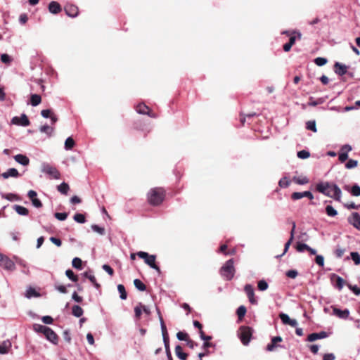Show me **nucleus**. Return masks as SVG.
Returning a JSON list of instances; mask_svg holds the SVG:
<instances>
[{"label": "nucleus", "mask_w": 360, "mask_h": 360, "mask_svg": "<svg viewBox=\"0 0 360 360\" xmlns=\"http://www.w3.org/2000/svg\"><path fill=\"white\" fill-rule=\"evenodd\" d=\"M165 191L162 188H152L148 193V200L152 205H158L163 201Z\"/></svg>", "instance_id": "nucleus-1"}, {"label": "nucleus", "mask_w": 360, "mask_h": 360, "mask_svg": "<svg viewBox=\"0 0 360 360\" xmlns=\"http://www.w3.org/2000/svg\"><path fill=\"white\" fill-rule=\"evenodd\" d=\"M316 189L326 195L330 196L335 199L338 198V186L330 185L328 183H320L316 185Z\"/></svg>", "instance_id": "nucleus-2"}, {"label": "nucleus", "mask_w": 360, "mask_h": 360, "mask_svg": "<svg viewBox=\"0 0 360 360\" xmlns=\"http://www.w3.org/2000/svg\"><path fill=\"white\" fill-rule=\"evenodd\" d=\"M220 274L227 281H231L235 274L234 261L230 259L220 269Z\"/></svg>", "instance_id": "nucleus-3"}, {"label": "nucleus", "mask_w": 360, "mask_h": 360, "mask_svg": "<svg viewBox=\"0 0 360 360\" xmlns=\"http://www.w3.org/2000/svg\"><path fill=\"white\" fill-rule=\"evenodd\" d=\"M137 256L144 259L145 263L148 264L150 268L155 269L158 273H160V269L155 264V255H149L146 252L139 251L137 252Z\"/></svg>", "instance_id": "nucleus-4"}, {"label": "nucleus", "mask_w": 360, "mask_h": 360, "mask_svg": "<svg viewBox=\"0 0 360 360\" xmlns=\"http://www.w3.org/2000/svg\"><path fill=\"white\" fill-rule=\"evenodd\" d=\"M252 335V330L248 326H242L240 328L238 336L244 345H248L250 342Z\"/></svg>", "instance_id": "nucleus-5"}, {"label": "nucleus", "mask_w": 360, "mask_h": 360, "mask_svg": "<svg viewBox=\"0 0 360 360\" xmlns=\"http://www.w3.org/2000/svg\"><path fill=\"white\" fill-rule=\"evenodd\" d=\"M41 172L46 174H47L50 178L58 179H60V172L58 171V169L48 164V163H43L41 165Z\"/></svg>", "instance_id": "nucleus-6"}, {"label": "nucleus", "mask_w": 360, "mask_h": 360, "mask_svg": "<svg viewBox=\"0 0 360 360\" xmlns=\"http://www.w3.org/2000/svg\"><path fill=\"white\" fill-rule=\"evenodd\" d=\"M0 266L5 270L9 271H13L15 269L14 262L3 254H0Z\"/></svg>", "instance_id": "nucleus-7"}, {"label": "nucleus", "mask_w": 360, "mask_h": 360, "mask_svg": "<svg viewBox=\"0 0 360 360\" xmlns=\"http://www.w3.org/2000/svg\"><path fill=\"white\" fill-rule=\"evenodd\" d=\"M244 290L248 297L250 302L252 304H257V300L255 297V292L252 285L250 284H246L244 287Z\"/></svg>", "instance_id": "nucleus-8"}, {"label": "nucleus", "mask_w": 360, "mask_h": 360, "mask_svg": "<svg viewBox=\"0 0 360 360\" xmlns=\"http://www.w3.org/2000/svg\"><path fill=\"white\" fill-rule=\"evenodd\" d=\"M329 333L326 331H321L319 333H313L307 336V341L314 342L317 340L324 339L328 338Z\"/></svg>", "instance_id": "nucleus-9"}, {"label": "nucleus", "mask_w": 360, "mask_h": 360, "mask_svg": "<svg viewBox=\"0 0 360 360\" xmlns=\"http://www.w3.org/2000/svg\"><path fill=\"white\" fill-rule=\"evenodd\" d=\"M348 222L360 231V214L358 212L352 213L348 217Z\"/></svg>", "instance_id": "nucleus-10"}, {"label": "nucleus", "mask_w": 360, "mask_h": 360, "mask_svg": "<svg viewBox=\"0 0 360 360\" xmlns=\"http://www.w3.org/2000/svg\"><path fill=\"white\" fill-rule=\"evenodd\" d=\"M11 122L13 124L21 125L23 127H27L30 124V121L25 114H22L20 117H13Z\"/></svg>", "instance_id": "nucleus-11"}, {"label": "nucleus", "mask_w": 360, "mask_h": 360, "mask_svg": "<svg viewBox=\"0 0 360 360\" xmlns=\"http://www.w3.org/2000/svg\"><path fill=\"white\" fill-rule=\"evenodd\" d=\"M44 335H45L46 338L53 344H58V335L51 328L48 327Z\"/></svg>", "instance_id": "nucleus-12"}, {"label": "nucleus", "mask_w": 360, "mask_h": 360, "mask_svg": "<svg viewBox=\"0 0 360 360\" xmlns=\"http://www.w3.org/2000/svg\"><path fill=\"white\" fill-rule=\"evenodd\" d=\"M65 11L66 14L71 18H75L78 14V8L74 5H67L65 7Z\"/></svg>", "instance_id": "nucleus-13"}, {"label": "nucleus", "mask_w": 360, "mask_h": 360, "mask_svg": "<svg viewBox=\"0 0 360 360\" xmlns=\"http://www.w3.org/2000/svg\"><path fill=\"white\" fill-rule=\"evenodd\" d=\"M49 11L53 14H58L61 11V6L58 2L53 1L49 4Z\"/></svg>", "instance_id": "nucleus-14"}, {"label": "nucleus", "mask_w": 360, "mask_h": 360, "mask_svg": "<svg viewBox=\"0 0 360 360\" xmlns=\"http://www.w3.org/2000/svg\"><path fill=\"white\" fill-rule=\"evenodd\" d=\"M14 160L19 164L22 165H24V166H27L29 165L30 163V160L29 158L24 155H22V154H18L14 156Z\"/></svg>", "instance_id": "nucleus-15"}, {"label": "nucleus", "mask_w": 360, "mask_h": 360, "mask_svg": "<svg viewBox=\"0 0 360 360\" xmlns=\"http://www.w3.org/2000/svg\"><path fill=\"white\" fill-rule=\"evenodd\" d=\"M282 341V338L280 336L274 337L271 339V342L266 346V350L269 352H272L278 346L276 345L277 342H280Z\"/></svg>", "instance_id": "nucleus-16"}, {"label": "nucleus", "mask_w": 360, "mask_h": 360, "mask_svg": "<svg viewBox=\"0 0 360 360\" xmlns=\"http://www.w3.org/2000/svg\"><path fill=\"white\" fill-rule=\"evenodd\" d=\"M4 179L9 177H18L19 176L18 171L15 168H10L6 172L1 174Z\"/></svg>", "instance_id": "nucleus-17"}, {"label": "nucleus", "mask_w": 360, "mask_h": 360, "mask_svg": "<svg viewBox=\"0 0 360 360\" xmlns=\"http://www.w3.org/2000/svg\"><path fill=\"white\" fill-rule=\"evenodd\" d=\"M13 208L19 215L27 216L29 214V210L23 206L15 205Z\"/></svg>", "instance_id": "nucleus-18"}, {"label": "nucleus", "mask_w": 360, "mask_h": 360, "mask_svg": "<svg viewBox=\"0 0 360 360\" xmlns=\"http://www.w3.org/2000/svg\"><path fill=\"white\" fill-rule=\"evenodd\" d=\"M11 347V343L9 340L4 341L0 344V354H4L8 352Z\"/></svg>", "instance_id": "nucleus-19"}, {"label": "nucleus", "mask_w": 360, "mask_h": 360, "mask_svg": "<svg viewBox=\"0 0 360 360\" xmlns=\"http://www.w3.org/2000/svg\"><path fill=\"white\" fill-rule=\"evenodd\" d=\"M295 227H296L295 223L292 222V228L290 231V239L285 244L284 253L288 251L292 241L293 240Z\"/></svg>", "instance_id": "nucleus-20"}, {"label": "nucleus", "mask_w": 360, "mask_h": 360, "mask_svg": "<svg viewBox=\"0 0 360 360\" xmlns=\"http://www.w3.org/2000/svg\"><path fill=\"white\" fill-rule=\"evenodd\" d=\"M136 110L139 114L146 115L148 114L149 108L146 105L143 103H140L136 105Z\"/></svg>", "instance_id": "nucleus-21"}, {"label": "nucleus", "mask_w": 360, "mask_h": 360, "mask_svg": "<svg viewBox=\"0 0 360 360\" xmlns=\"http://www.w3.org/2000/svg\"><path fill=\"white\" fill-rule=\"evenodd\" d=\"M175 353L178 358L181 360H186L187 358V354L183 352L182 347L180 345H176L175 347Z\"/></svg>", "instance_id": "nucleus-22"}, {"label": "nucleus", "mask_w": 360, "mask_h": 360, "mask_svg": "<svg viewBox=\"0 0 360 360\" xmlns=\"http://www.w3.org/2000/svg\"><path fill=\"white\" fill-rule=\"evenodd\" d=\"M72 314L76 317H81L83 315L84 311L79 305H74L72 309Z\"/></svg>", "instance_id": "nucleus-23"}, {"label": "nucleus", "mask_w": 360, "mask_h": 360, "mask_svg": "<svg viewBox=\"0 0 360 360\" xmlns=\"http://www.w3.org/2000/svg\"><path fill=\"white\" fill-rule=\"evenodd\" d=\"M1 197L9 201H19L20 200V197L14 193H2Z\"/></svg>", "instance_id": "nucleus-24"}, {"label": "nucleus", "mask_w": 360, "mask_h": 360, "mask_svg": "<svg viewBox=\"0 0 360 360\" xmlns=\"http://www.w3.org/2000/svg\"><path fill=\"white\" fill-rule=\"evenodd\" d=\"M53 127H50L49 125H43L41 126L40 128H39V131L41 132V133H44V134H46L49 136H51V134H53Z\"/></svg>", "instance_id": "nucleus-25"}, {"label": "nucleus", "mask_w": 360, "mask_h": 360, "mask_svg": "<svg viewBox=\"0 0 360 360\" xmlns=\"http://www.w3.org/2000/svg\"><path fill=\"white\" fill-rule=\"evenodd\" d=\"M41 101V96L38 94H32L30 98L31 105L32 106L38 105Z\"/></svg>", "instance_id": "nucleus-26"}, {"label": "nucleus", "mask_w": 360, "mask_h": 360, "mask_svg": "<svg viewBox=\"0 0 360 360\" xmlns=\"http://www.w3.org/2000/svg\"><path fill=\"white\" fill-rule=\"evenodd\" d=\"M293 181L299 185H304L309 182V179L306 176H295L293 177Z\"/></svg>", "instance_id": "nucleus-27"}, {"label": "nucleus", "mask_w": 360, "mask_h": 360, "mask_svg": "<svg viewBox=\"0 0 360 360\" xmlns=\"http://www.w3.org/2000/svg\"><path fill=\"white\" fill-rule=\"evenodd\" d=\"M134 286L140 291H144L146 289V285L139 279L136 278L134 281Z\"/></svg>", "instance_id": "nucleus-28"}, {"label": "nucleus", "mask_w": 360, "mask_h": 360, "mask_svg": "<svg viewBox=\"0 0 360 360\" xmlns=\"http://www.w3.org/2000/svg\"><path fill=\"white\" fill-rule=\"evenodd\" d=\"M117 290L118 292H120V297L121 300H126L127 299V292H126V290H125V288L123 285L122 284H119L117 285Z\"/></svg>", "instance_id": "nucleus-29"}, {"label": "nucleus", "mask_w": 360, "mask_h": 360, "mask_svg": "<svg viewBox=\"0 0 360 360\" xmlns=\"http://www.w3.org/2000/svg\"><path fill=\"white\" fill-rule=\"evenodd\" d=\"M70 187L68 184L63 182L58 186V191L63 194H67Z\"/></svg>", "instance_id": "nucleus-30"}, {"label": "nucleus", "mask_w": 360, "mask_h": 360, "mask_svg": "<svg viewBox=\"0 0 360 360\" xmlns=\"http://www.w3.org/2000/svg\"><path fill=\"white\" fill-rule=\"evenodd\" d=\"M75 146V141L71 137L66 139L65 141V149L68 150H71Z\"/></svg>", "instance_id": "nucleus-31"}, {"label": "nucleus", "mask_w": 360, "mask_h": 360, "mask_svg": "<svg viewBox=\"0 0 360 360\" xmlns=\"http://www.w3.org/2000/svg\"><path fill=\"white\" fill-rule=\"evenodd\" d=\"M73 219L75 221L80 224H84L86 221L85 216L80 213L75 214Z\"/></svg>", "instance_id": "nucleus-32"}, {"label": "nucleus", "mask_w": 360, "mask_h": 360, "mask_svg": "<svg viewBox=\"0 0 360 360\" xmlns=\"http://www.w3.org/2000/svg\"><path fill=\"white\" fill-rule=\"evenodd\" d=\"M25 296L27 298H31L32 297H37L39 296V293L36 292V290L32 288H29L26 290Z\"/></svg>", "instance_id": "nucleus-33"}, {"label": "nucleus", "mask_w": 360, "mask_h": 360, "mask_svg": "<svg viewBox=\"0 0 360 360\" xmlns=\"http://www.w3.org/2000/svg\"><path fill=\"white\" fill-rule=\"evenodd\" d=\"M142 304L139 303L135 307H134V313H135V317L137 319H139L142 313Z\"/></svg>", "instance_id": "nucleus-34"}, {"label": "nucleus", "mask_w": 360, "mask_h": 360, "mask_svg": "<svg viewBox=\"0 0 360 360\" xmlns=\"http://www.w3.org/2000/svg\"><path fill=\"white\" fill-rule=\"evenodd\" d=\"M258 289L261 291L267 290L269 285L265 280H260L257 283Z\"/></svg>", "instance_id": "nucleus-35"}, {"label": "nucleus", "mask_w": 360, "mask_h": 360, "mask_svg": "<svg viewBox=\"0 0 360 360\" xmlns=\"http://www.w3.org/2000/svg\"><path fill=\"white\" fill-rule=\"evenodd\" d=\"M91 229L94 231L98 233V234L103 236L105 234V229L103 227H101L96 224L91 225Z\"/></svg>", "instance_id": "nucleus-36"}, {"label": "nucleus", "mask_w": 360, "mask_h": 360, "mask_svg": "<svg viewBox=\"0 0 360 360\" xmlns=\"http://www.w3.org/2000/svg\"><path fill=\"white\" fill-rule=\"evenodd\" d=\"M33 328L34 331L37 333H41L44 334L46 330L48 328V327L41 324H34L33 326Z\"/></svg>", "instance_id": "nucleus-37"}, {"label": "nucleus", "mask_w": 360, "mask_h": 360, "mask_svg": "<svg viewBox=\"0 0 360 360\" xmlns=\"http://www.w3.org/2000/svg\"><path fill=\"white\" fill-rule=\"evenodd\" d=\"M1 60L5 64L10 65L12 62V58L6 53H3L1 55Z\"/></svg>", "instance_id": "nucleus-38"}, {"label": "nucleus", "mask_w": 360, "mask_h": 360, "mask_svg": "<svg viewBox=\"0 0 360 360\" xmlns=\"http://www.w3.org/2000/svg\"><path fill=\"white\" fill-rule=\"evenodd\" d=\"M82 260L78 257H75L72 259V266L75 269H82Z\"/></svg>", "instance_id": "nucleus-39"}, {"label": "nucleus", "mask_w": 360, "mask_h": 360, "mask_svg": "<svg viewBox=\"0 0 360 360\" xmlns=\"http://www.w3.org/2000/svg\"><path fill=\"white\" fill-rule=\"evenodd\" d=\"M306 128L308 130H311L314 132H316V122L314 120L308 121L306 123Z\"/></svg>", "instance_id": "nucleus-40"}, {"label": "nucleus", "mask_w": 360, "mask_h": 360, "mask_svg": "<svg viewBox=\"0 0 360 360\" xmlns=\"http://www.w3.org/2000/svg\"><path fill=\"white\" fill-rule=\"evenodd\" d=\"M290 184V181L287 177H283L279 181V186L282 188H287Z\"/></svg>", "instance_id": "nucleus-41"}, {"label": "nucleus", "mask_w": 360, "mask_h": 360, "mask_svg": "<svg viewBox=\"0 0 360 360\" xmlns=\"http://www.w3.org/2000/svg\"><path fill=\"white\" fill-rule=\"evenodd\" d=\"M327 63V59L323 57H317L314 59V63L318 66H323Z\"/></svg>", "instance_id": "nucleus-42"}, {"label": "nucleus", "mask_w": 360, "mask_h": 360, "mask_svg": "<svg viewBox=\"0 0 360 360\" xmlns=\"http://www.w3.org/2000/svg\"><path fill=\"white\" fill-rule=\"evenodd\" d=\"M246 311H247V310H246L245 307H244L243 305L240 306L238 308L237 311H236L238 318L241 319V318L244 317L246 314Z\"/></svg>", "instance_id": "nucleus-43"}, {"label": "nucleus", "mask_w": 360, "mask_h": 360, "mask_svg": "<svg viewBox=\"0 0 360 360\" xmlns=\"http://www.w3.org/2000/svg\"><path fill=\"white\" fill-rule=\"evenodd\" d=\"M279 317H280L282 323L285 325H288L290 323V321L291 320V319L289 317V316L284 313L280 314Z\"/></svg>", "instance_id": "nucleus-44"}, {"label": "nucleus", "mask_w": 360, "mask_h": 360, "mask_svg": "<svg viewBox=\"0 0 360 360\" xmlns=\"http://www.w3.org/2000/svg\"><path fill=\"white\" fill-rule=\"evenodd\" d=\"M65 275L67 276V277L69 279H70L72 281L75 282L78 279L77 276L76 275H75L74 272L72 270H70V269L66 270Z\"/></svg>", "instance_id": "nucleus-45"}, {"label": "nucleus", "mask_w": 360, "mask_h": 360, "mask_svg": "<svg viewBox=\"0 0 360 360\" xmlns=\"http://www.w3.org/2000/svg\"><path fill=\"white\" fill-rule=\"evenodd\" d=\"M351 257L352 260L354 261V264L356 265L360 264V255L356 252H351Z\"/></svg>", "instance_id": "nucleus-46"}, {"label": "nucleus", "mask_w": 360, "mask_h": 360, "mask_svg": "<svg viewBox=\"0 0 360 360\" xmlns=\"http://www.w3.org/2000/svg\"><path fill=\"white\" fill-rule=\"evenodd\" d=\"M309 248V246L305 243H299L297 245V250L300 252H303L304 251H307Z\"/></svg>", "instance_id": "nucleus-47"}, {"label": "nucleus", "mask_w": 360, "mask_h": 360, "mask_svg": "<svg viewBox=\"0 0 360 360\" xmlns=\"http://www.w3.org/2000/svg\"><path fill=\"white\" fill-rule=\"evenodd\" d=\"M351 193L354 196H359L360 195V186L355 184L354 185L350 191Z\"/></svg>", "instance_id": "nucleus-48"}, {"label": "nucleus", "mask_w": 360, "mask_h": 360, "mask_svg": "<svg viewBox=\"0 0 360 360\" xmlns=\"http://www.w3.org/2000/svg\"><path fill=\"white\" fill-rule=\"evenodd\" d=\"M326 213L330 217H334L337 214V211L330 205H327L326 207Z\"/></svg>", "instance_id": "nucleus-49"}, {"label": "nucleus", "mask_w": 360, "mask_h": 360, "mask_svg": "<svg viewBox=\"0 0 360 360\" xmlns=\"http://www.w3.org/2000/svg\"><path fill=\"white\" fill-rule=\"evenodd\" d=\"M310 156V153L308 150H302L297 153V157L300 159H306Z\"/></svg>", "instance_id": "nucleus-50"}, {"label": "nucleus", "mask_w": 360, "mask_h": 360, "mask_svg": "<svg viewBox=\"0 0 360 360\" xmlns=\"http://www.w3.org/2000/svg\"><path fill=\"white\" fill-rule=\"evenodd\" d=\"M54 216L57 219L64 221L67 219L68 214L66 212H56Z\"/></svg>", "instance_id": "nucleus-51"}, {"label": "nucleus", "mask_w": 360, "mask_h": 360, "mask_svg": "<svg viewBox=\"0 0 360 360\" xmlns=\"http://www.w3.org/2000/svg\"><path fill=\"white\" fill-rule=\"evenodd\" d=\"M358 162L354 160H349V161L346 163L345 167L347 169H352L357 166Z\"/></svg>", "instance_id": "nucleus-52"}, {"label": "nucleus", "mask_w": 360, "mask_h": 360, "mask_svg": "<svg viewBox=\"0 0 360 360\" xmlns=\"http://www.w3.org/2000/svg\"><path fill=\"white\" fill-rule=\"evenodd\" d=\"M291 198L294 200H300L302 198H304V192H294L292 194Z\"/></svg>", "instance_id": "nucleus-53"}, {"label": "nucleus", "mask_w": 360, "mask_h": 360, "mask_svg": "<svg viewBox=\"0 0 360 360\" xmlns=\"http://www.w3.org/2000/svg\"><path fill=\"white\" fill-rule=\"evenodd\" d=\"M176 338L179 340H185L187 341L188 340V334L184 332H178L176 334Z\"/></svg>", "instance_id": "nucleus-54"}, {"label": "nucleus", "mask_w": 360, "mask_h": 360, "mask_svg": "<svg viewBox=\"0 0 360 360\" xmlns=\"http://www.w3.org/2000/svg\"><path fill=\"white\" fill-rule=\"evenodd\" d=\"M158 315H159V319H160V322L162 333H166V332L167 331L166 326H165V324L164 323L162 317L160 315V312L159 311H158Z\"/></svg>", "instance_id": "nucleus-55"}, {"label": "nucleus", "mask_w": 360, "mask_h": 360, "mask_svg": "<svg viewBox=\"0 0 360 360\" xmlns=\"http://www.w3.org/2000/svg\"><path fill=\"white\" fill-rule=\"evenodd\" d=\"M53 113V112L49 109L42 110L41 111V115L44 118H50Z\"/></svg>", "instance_id": "nucleus-56"}, {"label": "nucleus", "mask_w": 360, "mask_h": 360, "mask_svg": "<svg viewBox=\"0 0 360 360\" xmlns=\"http://www.w3.org/2000/svg\"><path fill=\"white\" fill-rule=\"evenodd\" d=\"M323 103V99L322 98H319L316 101L314 100L313 98H310L309 99V102L308 103V105H310V106H316L319 104H321Z\"/></svg>", "instance_id": "nucleus-57"}, {"label": "nucleus", "mask_w": 360, "mask_h": 360, "mask_svg": "<svg viewBox=\"0 0 360 360\" xmlns=\"http://www.w3.org/2000/svg\"><path fill=\"white\" fill-rule=\"evenodd\" d=\"M315 262L319 266H323L324 264V258L322 255H316Z\"/></svg>", "instance_id": "nucleus-58"}, {"label": "nucleus", "mask_w": 360, "mask_h": 360, "mask_svg": "<svg viewBox=\"0 0 360 360\" xmlns=\"http://www.w3.org/2000/svg\"><path fill=\"white\" fill-rule=\"evenodd\" d=\"M103 269L106 271L110 276H112L114 274L113 269L111 268L110 266L108 264H103L102 266Z\"/></svg>", "instance_id": "nucleus-59"}, {"label": "nucleus", "mask_w": 360, "mask_h": 360, "mask_svg": "<svg viewBox=\"0 0 360 360\" xmlns=\"http://www.w3.org/2000/svg\"><path fill=\"white\" fill-rule=\"evenodd\" d=\"M298 273L296 270H289L286 272V276L290 278H295Z\"/></svg>", "instance_id": "nucleus-60"}, {"label": "nucleus", "mask_w": 360, "mask_h": 360, "mask_svg": "<svg viewBox=\"0 0 360 360\" xmlns=\"http://www.w3.org/2000/svg\"><path fill=\"white\" fill-rule=\"evenodd\" d=\"M348 158L347 153H345V152L339 153V161L341 162H345Z\"/></svg>", "instance_id": "nucleus-61"}, {"label": "nucleus", "mask_w": 360, "mask_h": 360, "mask_svg": "<svg viewBox=\"0 0 360 360\" xmlns=\"http://www.w3.org/2000/svg\"><path fill=\"white\" fill-rule=\"evenodd\" d=\"M32 205L37 208H39L42 207V203L41 200L38 198L32 199Z\"/></svg>", "instance_id": "nucleus-62"}, {"label": "nucleus", "mask_w": 360, "mask_h": 360, "mask_svg": "<svg viewBox=\"0 0 360 360\" xmlns=\"http://www.w3.org/2000/svg\"><path fill=\"white\" fill-rule=\"evenodd\" d=\"M42 321L46 324H51L53 323V318L50 316H44L42 317Z\"/></svg>", "instance_id": "nucleus-63"}, {"label": "nucleus", "mask_w": 360, "mask_h": 360, "mask_svg": "<svg viewBox=\"0 0 360 360\" xmlns=\"http://www.w3.org/2000/svg\"><path fill=\"white\" fill-rule=\"evenodd\" d=\"M335 356L332 353L325 354L323 360H335Z\"/></svg>", "instance_id": "nucleus-64"}]
</instances>
